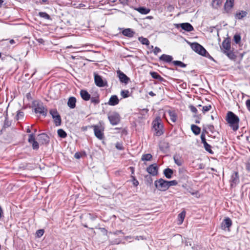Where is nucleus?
Wrapping results in <instances>:
<instances>
[{"label":"nucleus","mask_w":250,"mask_h":250,"mask_svg":"<svg viewBox=\"0 0 250 250\" xmlns=\"http://www.w3.org/2000/svg\"><path fill=\"white\" fill-rule=\"evenodd\" d=\"M226 120L233 130L236 131L238 129L239 119L232 112L228 113Z\"/></svg>","instance_id":"obj_1"},{"label":"nucleus","mask_w":250,"mask_h":250,"mask_svg":"<svg viewBox=\"0 0 250 250\" xmlns=\"http://www.w3.org/2000/svg\"><path fill=\"white\" fill-rule=\"evenodd\" d=\"M152 125L153 130L154 131V135L160 136L163 134L164 132V126L160 117H156L152 122Z\"/></svg>","instance_id":"obj_2"},{"label":"nucleus","mask_w":250,"mask_h":250,"mask_svg":"<svg viewBox=\"0 0 250 250\" xmlns=\"http://www.w3.org/2000/svg\"><path fill=\"white\" fill-rule=\"evenodd\" d=\"M156 188L160 191H165L168 189L167 181L163 179H159L154 182Z\"/></svg>","instance_id":"obj_3"},{"label":"nucleus","mask_w":250,"mask_h":250,"mask_svg":"<svg viewBox=\"0 0 250 250\" xmlns=\"http://www.w3.org/2000/svg\"><path fill=\"white\" fill-rule=\"evenodd\" d=\"M191 46L194 51L201 55L206 56V54H208L206 50L198 43H193Z\"/></svg>","instance_id":"obj_4"},{"label":"nucleus","mask_w":250,"mask_h":250,"mask_svg":"<svg viewBox=\"0 0 250 250\" xmlns=\"http://www.w3.org/2000/svg\"><path fill=\"white\" fill-rule=\"evenodd\" d=\"M232 224L231 220L228 217H225L221 224V228L222 230L229 231Z\"/></svg>","instance_id":"obj_5"},{"label":"nucleus","mask_w":250,"mask_h":250,"mask_svg":"<svg viewBox=\"0 0 250 250\" xmlns=\"http://www.w3.org/2000/svg\"><path fill=\"white\" fill-rule=\"evenodd\" d=\"M108 118L110 121V123L112 125H117L120 120V116L119 114L116 112H112L109 114Z\"/></svg>","instance_id":"obj_6"},{"label":"nucleus","mask_w":250,"mask_h":250,"mask_svg":"<svg viewBox=\"0 0 250 250\" xmlns=\"http://www.w3.org/2000/svg\"><path fill=\"white\" fill-rule=\"evenodd\" d=\"M95 135L97 138L102 140L104 137V128L102 125H96L93 126Z\"/></svg>","instance_id":"obj_7"},{"label":"nucleus","mask_w":250,"mask_h":250,"mask_svg":"<svg viewBox=\"0 0 250 250\" xmlns=\"http://www.w3.org/2000/svg\"><path fill=\"white\" fill-rule=\"evenodd\" d=\"M50 113L52 115L54 119L55 125L58 126L60 125L61 123V117L59 115L56 109H51L50 111Z\"/></svg>","instance_id":"obj_8"},{"label":"nucleus","mask_w":250,"mask_h":250,"mask_svg":"<svg viewBox=\"0 0 250 250\" xmlns=\"http://www.w3.org/2000/svg\"><path fill=\"white\" fill-rule=\"evenodd\" d=\"M94 81L96 85L99 87H104L107 85L106 81L98 74H94Z\"/></svg>","instance_id":"obj_9"},{"label":"nucleus","mask_w":250,"mask_h":250,"mask_svg":"<svg viewBox=\"0 0 250 250\" xmlns=\"http://www.w3.org/2000/svg\"><path fill=\"white\" fill-rule=\"evenodd\" d=\"M118 77L121 83H127L129 81V78L125 75L123 72L118 70L117 71Z\"/></svg>","instance_id":"obj_10"},{"label":"nucleus","mask_w":250,"mask_h":250,"mask_svg":"<svg viewBox=\"0 0 250 250\" xmlns=\"http://www.w3.org/2000/svg\"><path fill=\"white\" fill-rule=\"evenodd\" d=\"M146 171L150 174L153 176H156L158 174V167L156 164L150 165L146 168Z\"/></svg>","instance_id":"obj_11"},{"label":"nucleus","mask_w":250,"mask_h":250,"mask_svg":"<svg viewBox=\"0 0 250 250\" xmlns=\"http://www.w3.org/2000/svg\"><path fill=\"white\" fill-rule=\"evenodd\" d=\"M181 27L183 30L188 32L192 31L194 29L193 26L190 23L188 22L177 24V27Z\"/></svg>","instance_id":"obj_12"},{"label":"nucleus","mask_w":250,"mask_h":250,"mask_svg":"<svg viewBox=\"0 0 250 250\" xmlns=\"http://www.w3.org/2000/svg\"><path fill=\"white\" fill-rule=\"evenodd\" d=\"M35 112L36 113L45 116L47 113V109L42 105L40 104L35 108Z\"/></svg>","instance_id":"obj_13"},{"label":"nucleus","mask_w":250,"mask_h":250,"mask_svg":"<svg viewBox=\"0 0 250 250\" xmlns=\"http://www.w3.org/2000/svg\"><path fill=\"white\" fill-rule=\"evenodd\" d=\"M28 142L32 144L33 149H37L39 148V143L36 141H35L33 134H30L29 136Z\"/></svg>","instance_id":"obj_14"},{"label":"nucleus","mask_w":250,"mask_h":250,"mask_svg":"<svg viewBox=\"0 0 250 250\" xmlns=\"http://www.w3.org/2000/svg\"><path fill=\"white\" fill-rule=\"evenodd\" d=\"M39 141L42 144H46L49 142V137L45 134H41L39 135Z\"/></svg>","instance_id":"obj_15"},{"label":"nucleus","mask_w":250,"mask_h":250,"mask_svg":"<svg viewBox=\"0 0 250 250\" xmlns=\"http://www.w3.org/2000/svg\"><path fill=\"white\" fill-rule=\"evenodd\" d=\"M221 48L223 52L230 50V43L228 40H225L222 43Z\"/></svg>","instance_id":"obj_16"},{"label":"nucleus","mask_w":250,"mask_h":250,"mask_svg":"<svg viewBox=\"0 0 250 250\" xmlns=\"http://www.w3.org/2000/svg\"><path fill=\"white\" fill-rule=\"evenodd\" d=\"M119 103V99L117 96L113 95L112 96L109 100L108 101V104L110 105H117Z\"/></svg>","instance_id":"obj_17"},{"label":"nucleus","mask_w":250,"mask_h":250,"mask_svg":"<svg viewBox=\"0 0 250 250\" xmlns=\"http://www.w3.org/2000/svg\"><path fill=\"white\" fill-rule=\"evenodd\" d=\"M80 95L82 99L85 101H88L90 99V95L85 90H81Z\"/></svg>","instance_id":"obj_18"},{"label":"nucleus","mask_w":250,"mask_h":250,"mask_svg":"<svg viewBox=\"0 0 250 250\" xmlns=\"http://www.w3.org/2000/svg\"><path fill=\"white\" fill-rule=\"evenodd\" d=\"M122 34L125 36L132 37L134 36L135 32L130 28H126L122 31Z\"/></svg>","instance_id":"obj_19"},{"label":"nucleus","mask_w":250,"mask_h":250,"mask_svg":"<svg viewBox=\"0 0 250 250\" xmlns=\"http://www.w3.org/2000/svg\"><path fill=\"white\" fill-rule=\"evenodd\" d=\"M76 99L74 97H71L69 98L67 105L70 108H74L76 106Z\"/></svg>","instance_id":"obj_20"},{"label":"nucleus","mask_w":250,"mask_h":250,"mask_svg":"<svg viewBox=\"0 0 250 250\" xmlns=\"http://www.w3.org/2000/svg\"><path fill=\"white\" fill-rule=\"evenodd\" d=\"M247 14V12L245 11H238L236 13L235 17L236 19L238 20H241L244 18V17H246Z\"/></svg>","instance_id":"obj_21"},{"label":"nucleus","mask_w":250,"mask_h":250,"mask_svg":"<svg viewBox=\"0 0 250 250\" xmlns=\"http://www.w3.org/2000/svg\"><path fill=\"white\" fill-rule=\"evenodd\" d=\"M234 6V3L226 2L224 4V10L226 13L230 12Z\"/></svg>","instance_id":"obj_22"},{"label":"nucleus","mask_w":250,"mask_h":250,"mask_svg":"<svg viewBox=\"0 0 250 250\" xmlns=\"http://www.w3.org/2000/svg\"><path fill=\"white\" fill-rule=\"evenodd\" d=\"M172 56L166 54H163L160 57V60L167 62H170L172 60Z\"/></svg>","instance_id":"obj_23"},{"label":"nucleus","mask_w":250,"mask_h":250,"mask_svg":"<svg viewBox=\"0 0 250 250\" xmlns=\"http://www.w3.org/2000/svg\"><path fill=\"white\" fill-rule=\"evenodd\" d=\"M186 216V211L183 210L180 213L178 214V225H181L183 223L184 220Z\"/></svg>","instance_id":"obj_24"},{"label":"nucleus","mask_w":250,"mask_h":250,"mask_svg":"<svg viewBox=\"0 0 250 250\" xmlns=\"http://www.w3.org/2000/svg\"><path fill=\"white\" fill-rule=\"evenodd\" d=\"M167 113L170 117L171 121L173 123L175 122L177 120V114L176 113V112L174 111L168 110L167 111Z\"/></svg>","instance_id":"obj_25"},{"label":"nucleus","mask_w":250,"mask_h":250,"mask_svg":"<svg viewBox=\"0 0 250 250\" xmlns=\"http://www.w3.org/2000/svg\"><path fill=\"white\" fill-rule=\"evenodd\" d=\"M173 170L169 168H167L164 170V174L168 179H170L172 177L173 174Z\"/></svg>","instance_id":"obj_26"},{"label":"nucleus","mask_w":250,"mask_h":250,"mask_svg":"<svg viewBox=\"0 0 250 250\" xmlns=\"http://www.w3.org/2000/svg\"><path fill=\"white\" fill-rule=\"evenodd\" d=\"M222 3V0H213L211 4L213 8L218 9L221 6Z\"/></svg>","instance_id":"obj_27"},{"label":"nucleus","mask_w":250,"mask_h":250,"mask_svg":"<svg viewBox=\"0 0 250 250\" xmlns=\"http://www.w3.org/2000/svg\"><path fill=\"white\" fill-rule=\"evenodd\" d=\"M136 11L142 14H147L150 12V9L144 7H140L135 9Z\"/></svg>","instance_id":"obj_28"},{"label":"nucleus","mask_w":250,"mask_h":250,"mask_svg":"<svg viewBox=\"0 0 250 250\" xmlns=\"http://www.w3.org/2000/svg\"><path fill=\"white\" fill-rule=\"evenodd\" d=\"M191 130L193 132V133L196 135L199 134L200 133V131H201L200 128L196 125H191Z\"/></svg>","instance_id":"obj_29"},{"label":"nucleus","mask_w":250,"mask_h":250,"mask_svg":"<svg viewBox=\"0 0 250 250\" xmlns=\"http://www.w3.org/2000/svg\"><path fill=\"white\" fill-rule=\"evenodd\" d=\"M138 40L143 44L145 45H149V42L148 40L146 38H144L143 37H139L138 38Z\"/></svg>","instance_id":"obj_30"},{"label":"nucleus","mask_w":250,"mask_h":250,"mask_svg":"<svg viewBox=\"0 0 250 250\" xmlns=\"http://www.w3.org/2000/svg\"><path fill=\"white\" fill-rule=\"evenodd\" d=\"M174 160L175 163L179 166H180L183 164V160L177 156H174Z\"/></svg>","instance_id":"obj_31"},{"label":"nucleus","mask_w":250,"mask_h":250,"mask_svg":"<svg viewBox=\"0 0 250 250\" xmlns=\"http://www.w3.org/2000/svg\"><path fill=\"white\" fill-rule=\"evenodd\" d=\"M58 134L61 138H65L66 136V132L62 129H59L58 130Z\"/></svg>","instance_id":"obj_32"},{"label":"nucleus","mask_w":250,"mask_h":250,"mask_svg":"<svg viewBox=\"0 0 250 250\" xmlns=\"http://www.w3.org/2000/svg\"><path fill=\"white\" fill-rule=\"evenodd\" d=\"M224 53H225L229 58L231 59L234 58V54L230 50L226 51L224 52Z\"/></svg>","instance_id":"obj_33"},{"label":"nucleus","mask_w":250,"mask_h":250,"mask_svg":"<svg viewBox=\"0 0 250 250\" xmlns=\"http://www.w3.org/2000/svg\"><path fill=\"white\" fill-rule=\"evenodd\" d=\"M152 158V155L150 154H146L142 156V160L143 161H149Z\"/></svg>","instance_id":"obj_34"},{"label":"nucleus","mask_w":250,"mask_h":250,"mask_svg":"<svg viewBox=\"0 0 250 250\" xmlns=\"http://www.w3.org/2000/svg\"><path fill=\"white\" fill-rule=\"evenodd\" d=\"M241 39V36L239 34H235L233 37L234 41L237 44L239 43L240 42Z\"/></svg>","instance_id":"obj_35"},{"label":"nucleus","mask_w":250,"mask_h":250,"mask_svg":"<svg viewBox=\"0 0 250 250\" xmlns=\"http://www.w3.org/2000/svg\"><path fill=\"white\" fill-rule=\"evenodd\" d=\"M150 75L151 77L155 79H160L161 78L160 75H159L157 72H151L150 73Z\"/></svg>","instance_id":"obj_36"},{"label":"nucleus","mask_w":250,"mask_h":250,"mask_svg":"<svg viewBox=\"0 0 250 250\" xmlns=\"http://www.w3.org/2000/svg\"><path fill=\"white\" fill-rule=\"evenodd\" d=\"M173 63L174 65L179 66L181 67H185L186 66L185 64H184L181 61H175L173 62Z\"/></svg>","instance_id":"obj_37"},{"label":"nucleus","mask_w":250,"mask_h":250,"mask_svg":"<svg viewBox=\"0 0 250 250\" xmlns=\"http://www.w3.org/2000/svg\"><path fill=\"white\" fill-rule=\"evenodd\" d=\"M211 108V106L210 105L204 106L202 107V111L203 113H205L206 112L209 111Z\"/></svg>","instance_id":"obj_38"},{"label":"nucleus","mask_w":250,"mask_h":250,"mask_svg":"<svg viewBox=\"0 0 250 250\" xmlns=\"http://www.w3.org/2000/svg\"><path fill=\"white\" fill-rule=\"evenodd\" d=\"M39 15L41 17L45 19H50L49 15L45 12H40Z\"/></svg>","instance_id":"obj_39"},{"label":"nucleus","mask_w":250,"mask_h":250,"mask_svg":"<svg viewBox=\"0 0 250 250\" xmlns=\"http://www.w3.org/2000/svg\"><path fill=\"white\" fill-rule=\"evenodd\" d=\"M177 182L176 181V180H172V181H167V186H168V188L171 187V186H175L177 184Z\"/></svg>","instance_id":"obj_40"},{"label":"nucleus","mask_w":250,"mask_h":250,"mask_svg":"<svg viewBox=\"0 0 250 250\" xmlns=\"http://www.w3.org/2000/svg\"><path fill=\"white\" fill-rule=\"evenodd\" d=\"M204 148L205 149L210 153H212V150L211 149V146L207 143L204 145Z\"/></svg>","instance_id":"obj_41"},{"label":"nucleus","mask_w":250,"mask_h":250,"mask_svg":"<svg viewBox=\"0 0 250 250\" xmlns=\"http://www.w3.org/2000/svg\"><path fill=\"white\" fill-rule=\"evenodd\" d=\"M131 178L133 185L135 187L139 185L138 181L133 175H131Z\"/></svg>","instance_id":"obj_42"},{"label":"nucleus","mask_w":250,"mask_h":250,"mask_svg":"<svg viewBox=\"0 0 250 250\" xmlns=\"http://www.w3.org/2000/svg\"><path fill=\"white\" fill-rule=\"evenodd\" d=\"M128 93L127 90H123L121 92V95L123 98H127L128 96Z\"/></svg>","instance_id":"obj_43"},{"label":"nucleus","mask_w":250,"mask_h":250,"mask_svg":"<svg viewBox=\"0 0 250 250\" xmlns=\"http://www.w3.org/2000/svg\"><path fill=\"white\" fill-rule=\"evenodd\" d=\"M44 233V230L43 229H39L36 232V235L38 237H41L43 235Z\"/></svg>","instance_id":"obj_44"},{"label":"nucleus","mask_w":250,"mask_h":250,"mask_svg":"<svg viewBox=\"0 0 250 250\" xmlns=\"http://www.w3.org/2000/svg\"><path fill=\"white\" fill-rule=\"evenodd\" d=\"M201 139L202 143L203 144V145L207 143V142L206 141L205 135L203 133H202L201 135Z\"/></svg>","instance_id":"obj_45"},{"label":"nucleus","mask_w":250,"mask_h":250,"mask_svg":"<svg viewBox=\"0 0 250 250\" xmlns=\"http://www.w3.org/2000/svg\"><path fill=\"white\" fill-rule=\"evenodd\" d=\"M91 101L92 103H94L95 104H98L99 103V100L97 98L92 97L91 98Z\"/></svg>","instance_id":"obj_46"},{"label":"nucleus","mask_w":250,"mask_h":250,"mask_svg":"<svg viewBox=\"0 0 250 250\" xmlns=\"http://www.w3.org/2000/svg\"><path fill=\"white\" fill-rule=\"evenodd\" d=\"M189 109L192 112L196 113L197 112V109L193 105L189 106Z\"/></svg>","instance_id":"obj_47"},{"label":"nucleus","mask_w":250,"mask_h":250,"mask_svg":"<svg viewBox=\"0 0 250 250\" xmlns=\"http://www.w3.org/2000/svg\"><path fill=\"white\" fill-rule=\"evenodd\" d=\"M161 51V49L158 47H155L154 49V50H153V53L155 54V55H157L158 53H159V52H160Z\"/></svg>","instance_id":"obj_48"},{"label":"nucleus","mask_w":250,"mask_h":250,"mask_svg":"<svg viewBox=\"0 0 250 250\" xmlns=\"http://www.w3.org/2000/svg\"><path fill=\"white\" fill-rule=\"evenodd\" d=\"M125 240L126 241H128L129 242H131L133 241V237L131 236H127L124 238Z\"/></svg>","instance_id":"obj_49"},{"label":"nucleus","mask_w":250,"mask_h":250,"mask_svg":"<svg viewBox=\"0 0 250 250\" xmlns=\"http://www.w3.org/2000/svg\"><path fill=\"white\" fill-rule=\"evenodd\" d=\"M116 147L119 149V150H122L123 149V147L122 145V144H120V143H117L116 144Z\"/></svg>","instance_id":"obj_50"},{"label":"nucleus","mask_w":250,"mask_h":250,"mask_svg":"<svg viewBox=\"0 0 250 250\" xmlns=\"http://www.w3.org/2000/svg\"><path fill=\"white\" fill-rule=\"evenodd\" d=\"M119 1L124 5H127L128 3V0H119Z\"/></svg>","instance_id":"obj_51"},{"label":"nucleus","mask_w":250,"mask_h":250,"mask_svg":"<svg viewBox=\"0 0 250 250\" xmlns=\"http://www.w3.org/2000/svg\"><path fill=\"white\" fill-rule=\"evenodd\" d=\"M246 105L249 110L250 111V100H248L246 101Z\"/></svg>","instance_id":"obj_52"},{"label":"nucleus","mask_w":250,"mask_h":250,"mask_svg":"<svg viewBox=\"0 0 250 250\" xmlns=\"http://www.w3.org/2000/svg\"><path fill=\"white\" fill-rule=\"evenodd\" d=\"M81 154L79 153H76L74 155L76 159H79L81 157Z\"/></svg>","instance_id":"obj_53"},{"label":"nucleus","mask_w":250,"mask_h":250,"mask_svg":"<svg viewBox=\"0 0 250 250\" xmlns=\"http://www.w3.org/2000/svg\"><path fill=\"white\" fill-rule=\"evenodd\" d=\"M23 116V113L20 112L17 114V117L19 119L20 117H22Z\"/></svg>","instance_id":"obj_54"},{"label":"nucleus","mask_w":250,"mask_h":250,"mask_svg":"<svg viewBox=\"0 0 250 250\" xmlns=\"http://www.w3.org/2000/svg\"><path fill=\"white\" fill-rule=\"evenodd\" d=\"M235 176H236V179L235 178V179H234V180H233V182H234V183H236V182H238V176H237V173H235Z\"/></svg>","instance_id":"obj_55"},{"label":"nucleus","mask_w":250,"mask_h":250,"mask_svg":"<svg viewBox=\"0 0 250 250\" xmlns=\"http://www.w3.org/2000/svg\"><path fill=\"white\" fill-rule=\"evenodd\" d=\"M143 237L142 236H137L135 237V240H139L140 239H143Z\"/></svg>","instance_id":"obj_56"},{"label":"nucleus","mask_w":250,"mask_h":250,"mask_svg":"<svg viewBox=\"0 0 250 250\" xmlns=\"http://www.w3.org/2000/svg\"><path fill=\"white\" fill-rule=\"evenodd\" d=\"M38 42L40 43H43L44 41L42 39H39L38 40Z\"/></svg>","instance_id":"obj_57"},{"label":"nucleus","mask_w":250,"mask_h":250,"mask_svg":"<svg viewBox=\"0 0 250 250\" xmlns=\"http://www.w3.org/2000/svg\"><path fill=\"white\" fill-rule=\"evenodd\" d=\"M227 2H231V3H234V0H226V1Z\"/></svg>","instance_id":"obj_58"},{"label":"nucleus","mask_w":250,"mask_h":250,"mask_svg":"<svg viewBox=\"0 0 250 250\" xmlns=\"http://www.w3.org/2000/svg\"><path fill=\"white\" fill-rule=\"evenodd\" d=\"M130 168L131 169V173H132V174H134V169L133 167H130Z\"/></svg>","instance_id":"obj_59"},{"label":"nucleus","mask_w":250,"mask_h":250,"mask_svg":"<svg viewBox=\"0 0 250 250\" xmlns=\"http://www.w3.org/2000/svg\"><path fill=\"white\" fill-rule=\"evenodd\" d=\"M2 214V210L1 208L0 207V218H1Z\"/></svg>","instance_id":"obj_60"},{"label":"nucleus","mask_w":250,"mask_h":250,"mask_svg":"<svg viewBox=\"0 0 250 250\" xmlns=\"http://www.w3.org/2000/svg\"><path fill=\"white\" fill-rule=\"evenodd\" d=\"M10 43L12 44L15 43V41L14 40H11L10 41Z\"/></svg>","instance_id":"obj_61"},{"label":"nucleus","mask_w":250,"mask_h":250,"mask_svg":"<svg viewBox=\"0 0 250 250\" xmlns=\"http://www.w3.org/2000/svg\"><path fill=\"white\" fill-rule=\"evenodd\" d=\"M149 94L152 96H153L155 95V94L153 93V92L152 91H150L149 93Z\"/></svg>","instance_id":"obj_62"},{"label":"nucleus","mask_w":250,"mask_h":250,"mask_svg":"<svg viewBox=\"0 0 250 250\" xmlns=\"http://www.w3.org/2000/svg\"><path fill=\"white\" fill-rule=\"evenodd\" d=\"M47 1V0H42V3L43 4V3H44L45 2H46Z\"/></svg>","instance_id":"obj_63"},{"label":"nucleus","mask_w":250,"mask_h":250,"mask_svg":"<svg viewBox=\"0 0 250 250\" xmlns=\"http://www.w3.org/2000/svg\"><path fill=\"white\" fill-rule=\"evenodd\" d=\"M27 132H28V133H30L31 132V130H30V128H27Z\"/></svg>","instance_id":"obj_64"}]
</instances>
